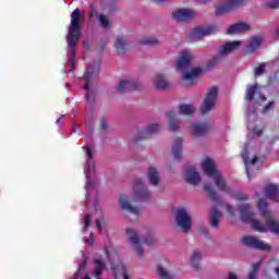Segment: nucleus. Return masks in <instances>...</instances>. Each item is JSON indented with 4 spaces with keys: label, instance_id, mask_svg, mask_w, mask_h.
<instances>
[{
    "label": "nucleus",
    "instance_id": "1",
    "mask_svg": "<svg viewBox=\"0 0 279 279\" xmlns=\"http://www.w3.org/2000/svg\"><path fill=\"white\" fill-rule=\"evenodd\" d=\"M84 149L86 150L87 156V163L84 170L87 178L86 206L87 208H94V210L92 214L85 216L83 230H88V227L90 226V217H95L98 232H101V221L99 219L104 217V213H101V207H99L97 201V181H95V160L93 159L95 149L93 146H85Z\"/></svg>",
    "mask_w": 279,
    "mask_h": 279
},
{
    "label": "nucleus",
    "instance_id": "2",
    "mask_svg": "<svg viewBox=\"0 0 279 279\" xmlns=\"http://www.w3.org/2000/svg\"><path fill=\"white\" fill-rule=\"evenodd\" d=\"M258 209L259 213H262L263 217H265L266 219L265 225L260 223V221L258 220H254V213H252V208L250 207V205L239 206L242 221H244L245 223H251L253 230H256V232H266V230H269V232H272V234L279 235V221L276 220L274 214L269 211V208L267 207V202L260 199L258 203Z\"/></svg>",
    "mask_w": 279,
    "mask_h": 279
},
{
    "label": "nucleus",
    "instance_id": "3",
    "mask_svg": "<svg viewBox=\"0 0 279 279\" xmlns=\"http://www.w3.org/2000/svg\"><path fill=\"white\" fill-rule=\"evenodd\" d=\"M193 60H195V54L191 50H182L179 53V58L174 64V69L179 71V73H183L182 80L185 86H193L195 81L202 73H204L203 68H193Z\"/></svg>",
    "mask_w": 279,
    "mask_h": 279
},
{
    "label": "nucleus",
    "instance_id": "4",
    "mask_svg": "<svg viewBox=\"0 0 279 279\" xmlns=\"http://www.w3.org/2000/svg\"><path fill=\"white\" fill-rule=\"evenodd\" d=\"M151 198V192L145 186L143 180L138 179L133 185V195L129 198L125 195H121L119 199L120 208L128 210L131 215L138 217L141 215V207L134 206V202H147Z\"/></svg>",
    "mask_w": 279,
    "mask_h": 279
},
{
    "label": "nucleus",
    "instance_id": "5",
    "mask_svg": "<svg viewBox=\"0 0 279 279\" xmlns=\"http://www.w3.org/2000/svg\"><path fill=\"white\" fill-rule=\"evenodd\" d=\"M84 23V15L80 13V9H75L71 14V22L68 29V51H69V62L72 69H75V49L80 38H82V24Z\"/></svg>",
    "mask_w": 279,
    "mask_h": 279
},
{
    "label": "nucleus",
    "instance_id": "6",
    "mask_svg": "<svg viewBox=\"0 0 279 279\" xmlns=\"http://www.w3.org/2000/svg\"><path fill=\"white\" fill-rule=\"evenodd\" d=\"M201 167L208 175V178H213L218 191H222L223 193H230V187L228 184H226V179H223V175H221V172L217 169V165H215V161L210 158H205L201 162Z\"/></svg>",
    "mask_w": 279,
    "mask_h": 279
},
{
    "label": "nucleus",
    "instance_id": "7",
    "mask_svg": "<svg viewBox=\"0 0 279 279\" xmlns=\"http://www.w3.org/2000/svg\"><path fill=\"white\" fill-rule=\"evenodd\" d=\"M99 74V61L95 62L94 65L87 64L85 76L83 77L84 82V90H86V99L87 101H94L95 95L93 94V89H90V82L97 78Z\"/></svg>",
    "mask_w": 279,
    "mask_h": 279
},
{
    "label": "nucleus",
    "instance_id": "8",
    "mask_svg": "<svg viewBox=\"0 0 279 279\" xmlns=\"http://www.w3.org/2000/svg\"><path fill=\"white\" fill-rule=\"evenodd\" d=\"M217 95H219V88L213 86L207 90L206 97L201 106V112L206 114L213 110L215 104H217Z\"/></svg>",
    "mask_w": 279,
    "mask_h": 279
},
{
    "label": "nucleus",
    "instance_id": "9",
    "mask_svg": "<svg viewBox=\"0 0 279 279\" xmlns=\"http://www.w3.org/2000/svg\"><path fill=\"white\" fill-rule=\"evenodd\" d=\"M177 226L181 228L183 232H189L191 230V216L185 208H179L175 214Z\"/></svg>",
    "mask_w": 279,
    "mask_h": 279
},
{
    "label": "nucleus",
    "instance_id": "10",
    "mask_svg": "<svg viewBox=\"0 0 279 279\" xmlns=\"http://www.w3.org/2000/svg\"><path fill=\"white\" fill-rule=\"evenodd\" d=\"M215 32H217V26L215 25L195 27L190 32L189 38L190 40L197 41L202 40V38H205V36H210V34H215Z\"/></svg>",
    "mask_w": 279,
    "mask_h": 279
},
{
    "label": "nucleus",
    "instance_id": "11",
    "mask_svg": "<svg viewBox=\"0 0 279 279\" xmlns=\"http://www.w3.org/2000/svg\"><path fill=\"white\" fill-rule=\"evenodd\" d=\"M195 16H197V13L192 9L179 8L172 11V19L178 23L191 21V19H195Z\"/></svg>",
    "mask_w": 279,
    "mask_h": 279
},
{
    "label": "nucleus",
    "instance_id": "12",
    "mask_svg": "<svg viewBox=\"0 0 279 279\" xmlns=\"http://www.w3.org/2000/svg\"><path fill=\"white\" fill-rule=\"evenodd\" d=\"M242 157H243V161L246 168V174H247V179L252 180V173H254V171H258V158L257 157H253L250 160V151L247 150V148H245L242 153Z\"/></svg>",
    "mask_w": 279,
    "mask_h": 279
},
{
    "label": "nucleus",
    "instance_id": "13",
    "mask_svg": "<svg viewBox=\"0 0 279 279\" xmlns=\"http://www.w3.org/2000/svg\"><path fill=\"white\" fill-rule=\"evenodd\" d=\"M242 242L247 247H253V250H262L264 252H269V250H271V246L269 244H267L252 235L244 236L242 239Z\"/></svg>",
    "mask_w": 279,
    "mask_h": 279
},
{
    "label": "nucleus",
    "instance_id": "14",
    "mask_svg": "<svg viewBox=\"0 0 279 279\" xmlns=\"http://www.w3.org/2000/svg\"><path fill=\"white\" fill-rule=\"evenodd\" d=\"M183 178L189 184H192L193 186H197V184L202 182L199 172H197L195 167L186 168L183 172Z\"/></svg>",
    "mask_w": 279,
    "mask_h": 279
},
{
    "label": "nucleus",
    "instance_id": "15",
    "mask_svg": "<svg viewBox=\"0 0 279 279\" xmlns=\"http://www.w3.org/2000/svg\"><path fill=\"white\" fill-rule=\"evenodd\" d=\"M243 1L245 0H225L223 4L216 7V14H226V12L234 10V8H239Z\"/></svg>",
    "mask_w": 279,
    "mask_h": 279
},
{
    "label": "nucleus",
    "instance_id": "16",
    "mask_svg": "<svg viewBox=\"0 0 279 279\" xmlns=\"http://www.w3.org/2000/svg\"><path fill=\"white\" fill-rule=\"evenodd\" d=\"M246 117H247V130H250L253 134V136H260V134H263V129L258 128V126H254L252 124V122L250 121H256L257 116H256V111L253 110L250 112V110L246 111Z\"/></svg>",
    "mask_w": 279,
    "mask_h": 279
},
{
    "label": "nucleus",
    "instance_id": "17",
    "mask_svg": "<svg viewBox=\"0 0 279 279\" xmlns=\"http://www.w3.org/2000/svg\"><path fill=\"white\" fill-rule=\"evenodd\" d=\"M126 234L131 243L134 245L137 256H143V247H141V242L138 241V235L136 234V231L132 229H126Z\"/></svg>",
    "mask_w": 279,
    "mask_h": 279
},
{
    "label": "nucleus",
    "instance_id": "18",
    "mask_svg": "<svg viewBox=\"0 0 279 279\" xmlns=\"http://www.w3.org/2000/svg\"><path fill=\"white\" fill-rule=\"evenodd\" d=\"M278 69V60L275 62L260 63L259 66L255 68V77L263 75L265 71H277Z\"/></svg>",
    "mask_w": 279,
    "mask_h": 279
},
{
    "label": "nucleus",
    "instance_id": "19",
    "mask_svg": "<svg viewBox=\"0 0 279 279\" xmlns=\"http://www.w3.org/2000/svg\"><path fill=\"white\" fill-rule=\"evenodd\" d=\"M250 24L247 23H236L227 28V34L229 35H236V34H243V32H248Z\"/></svg>",
    "mask_w": 279,
    "mask_h": 279
},
{
    "label": "nucleus",
    "instance_id": "20",
    "mask_svg": "<svg viewBox=\"0 0 279 279\" xmlns=\"http://www.w3.org/2000/svg\"><path fill=\"white\" fill-rule=\"evenodd\" d=\"M153 84L158 90H165L169 88V81H167V77H165V75L160 73L155 75V77L153 78Z\"/></svg>",
    "mask_w": 279,
    "mask_h": 279
},
{
    "label": "nucleus",
    "instance_id": "21",
    "mask_svg": "<svg viewBox=\"0 0 279 279\" xmlns=\"http://www.w3.org/2000/svg\"><path fill=\"white\" fill-rule=\"evenodd\" d=\"M265 196L268 199H274L275 202H279V189L278 185L274 183H269L265 187Z\"/></svg>",
    "mask_w": 279,
    "mask_h": 279
},
{
    "label": "nucleus",
    "instance_id": "22",
    "mask_svg": "<svg viewBox=\"0 0 279 279\" xmlns=\"http://www.w3.org/2000/svg\"><path fill=\"white\" fill-rule=\"evenodd\" d=\"M243 45L242 41H229L225 44L220 49V56H228V53H232V51H236Z\"/></svg>",
    "mask_w": 279,
    "mask_h": 279
},
{
    "label": "nucleus",
    "instance_id": "23",
    "mask_svg": "<svg viewBox=\"0 0 279 279\" xmlns=\"http://www.w3.org/2000/svg\"><path fill=\"white\" fill-rule=\"evenodd\" d=\"M166 121H167V123L169 125V130L171 132H178V123H179V121H178V116L175 114V112L168 111L166 113Z\"/></svg>",
    "mask_w": 279,
    "mask_h": 279
},
{
    "label": "nucleus",
    "instance_id": "24",
    "mask_svg": "<svg viewBox=\"0 0 279 279\" xmlns=\"http://www.w3.org/2000/svg\"><path fill=\"white\" fill-rule=\"evenodd\" d=\"M260 45H263L262 37H252L246 46L247 53H254L257 49H260Z\"/></svg>",
    "mask_w": 279,
    "mask_h": 279
},
{
    "label": "nucleus",
    "instance_id": "25",
    "mask_svg": "<svg viewBox=\"0 0 279 279\" xmlns=\"http://www.w3.org/2000/svg\"><path fill=\"white\" fill-rule=\"evenodd\" d=\"M219 221H221V213L214 207L209 213V223L211 228H219Z\"/></svg>",
    "mask_w": 279,
    "mask_h": 279
},
{
    "label": "nucleus",
    "instance_id": "26",
    "mask_svg": "<svg viewBox=\"0 0 279 279\" xmlns=\"http://www.w3.org/2000/svg\"><path fill=\"white\" fill-rule=\"evenodd\" d=\"M208 131L206 123H194L190 130L192 136H204V133Z\"/></svg>",
    "mask_w": 279,
    "mask_h": 279
},
{
    "label": "nucleus",
    "instance_id": "27",
    "mask_svg": "<svg viewBox=\"0 0 279 279\" xmlns=\"http://www.w3.org/2000/svg\"><path fill=\"white\" fill-rule=\"evenodd\" d=\"M190 263H191V266L193 267V269H195L197 271L199 269L201 263H202V252L194 251L191 255Z\"/></svg>",
    "mask_w": 279,
    "mask_h": 279
},
{
    "label": "nucleus",
    "instance_id": "28",
    "mask_svg": "<svg viewBox=\"0 0 279 279\" xmlns=\"http://www.w3.org/2000/svg\"><path fill=\"white\" fill-rule=\"evenodd\" d=\"M147 178L153 186H158V183L160 182V174L156 168L148 169Z\"/></svg>",
    "mask_w": 279,
    "mask_h": 279
},
{
    "label": "nucleus",
    "instance_id": "29",
    "mask_svg": "<svg viewBox=\"0 0 279 279\" xmlns=\"http://www.w3.org/2000/svg\"><path fill=\"white\" fill-rule=\"evenodd\" d=\"M134 88L135 85L132 81H121L117 86L118 93H125V90H134Z\"/></svg>",
    "mask_w": 279,
    "mask_h": 279
},
{
    "label": "nucleus",
    "instance_id": "30",
    "mask_svg": "<svg viewBox=\"0 0 279 279\" xmlns=\"http://www.w3.org/2000/svg\"><path fill=\"white\" fill-rule=\"evenodd\" d=\"M94 276L95 278H99V276H101V274L104 272V269H106V264L101 259L96 258L94 260Z\"/></svg>",
    "mask_w": 279,
    "mask_h": 279
},
{
    "label": "nucleus",
    "instance_id": "31",
    "mask_svg": "<svg viewBox=\"0 0 279 279\" xmlns=\"http://www.w3.org/2000/svg\"><path fill=\"white\" fill-rule=\"evenodd\" d=\"M172 154L177 160L182 156V138H177L172 147Z\"/></svg>",
    "mask_w": 279,
    "mask_h": 279
},
{
    "label": "nucleus",
    "instance_id": "32",
    "mask_svg": "<svg viewBox=\"0 0 279 279\" xmlns=\"http://www.w3.org/2000/svg\"><path fill=\"white\" fill-rule=\"evenodd\" d=\"M195 112V107L193 105H180L179 106V114H185L186 117L193 114Z\"/></svg>",
    "mask_w": 279,
    "mask_h": 279
},
{
    "label": "nucleus",
    "instance_id": "33",
    "mask_svg": "<svg viewBox=\"0 0 279 279\" xmlns=\"http://www.w3.org/2000/svg\"><path fill=\"white\" fill-rule=\"evenodd\" d=\"M258 90H260V86L258 85L248 86L246 89V100L252 101V99H254V94L258 93Z\"/></svg>",
    "mask_w": 279,
    "mask_h": 279
},
{
    "label": "nucleus",
    "instance_id": "34",
    "mask_svg": "<svg viewBox=\"0 0 279 279\" xmlns=\"http://www.w3.org/2000/svg\"><path fill=\"white\" fill-rule=\"evenodd\" d=\"M114 47L117 50L123 51V49L128 47V40H125L123 37H118L114 41Z\"/></svg>",
    "mask_w": 279,
    "mask_h": 279
},
{
    "label": "nucleus",
    "instance_id": "35",
    "mask_svg": "<svg viewBox=\"0 0 279 279\" xmlns=\"http://www.w3.org/2000/svg\"><path fill=\"white\" fill-rule=\"evenodd\" d=\"M113 276L117 277L118 274H122L124 279H130V276H128V272H125V267L123 265H120L118 267L112 266Z\"/></svg>",
    "mask_w": 279,
    "mask_h": 279
},
{
    "label": "nucleus",
    "instance_id": "36",
    "mask_svg": "<svg viewBox=\"0 0 279 279\" xmlns=\"http://www.w3.org/2000/svg\"><path fill=\"white\" fill-rule=\"evenodd\" d=\"M205 191L206 193H208L210 199H213V202H218L219 201V196H217V193L215 192V190H213V186L209 184H205Z\"/></svg>",
    "mask_w": 279,
    "mask_h": 279
},
{
    "label": "nucleus",
    "instance_id": "37",
    "mask_svg": "<svg viewBox=\"0 0 279 279\" xmlns=\"http://www.w3.org/2000/svg\"><path fill=\"white\" fill-rule=\"evenodd\" d=\"M157 271H158V276L160 279H173V276H171V274H169V271H167V269H165L160 266L158 267Z\"/></svg>",
    "mask_w": 279,
    "mask_h": 279
},
{
    "label": "nucleus",
    "instance_id": "38",
    "mask_svg": "<svg viewBox=\"0 0 279 279\" xmlns=\"http://www.w3.org/2000/svg\"><path fill=\"white\" fill-rule=\"evenodd\" d=\"M99 23L100 25L105 28L108 29V27H110V21L108 20V17L104 14L99 15Z\"/></svg>",
    "mask_w": 279,
    "mask_h": 279
},
{
    "label": "nucleus",
    "instance_id": "39",
    "mask_svg": "<svg viewBox=\"0 0 279 279\" xmlns=\"http://www.w3.org/2000/svg\"><path fill=\"white\" fill-rule=\"evenodd\" d=\"M142 45H158V38L156 37H144Z\"/></svg>",
    "mask_w": 279,
    "mask_h": 279
},
{
    "label": "nucleus",
    "instance_id": "40",
    "mask_svg": "<svg viewBox=\"0 0 279 279\" xmlns=\"http://www.w3.org/2000/svg\"><path fill=\"white\" fill-rule=\"evenodd\" d=\"M158 130H160V124L153 123V124L148 125V128L146 130V134H155V132H158Z\"/></svg>",
    "mask_w": 279,
    "mask_h": 279
},
{
    "label": "nucleus",
    "instance_id": "41",
    "mask_svg": "<svg viewBox=\"0 0 279 279\" xmlns=\"http://www.w3.org/2000/svg\"><path fill=\"white\" fill-rule=\"evenodd\" d=\"M106 254L109 260H114V258H118L117 251H114V248L112 247L106 248Z\"/></svg>",
    "mask_w": 279,
    "mask_h": 279
},
{
    "label": "nucleus",
    "instance_id": "42",
    "mask_svg": "<svg viewBox=\"0 0 279 279\" xmlns=\"http://www.w3.org/2000/svg\"><path fill=\"white\" fill-rule=\"evenodd\" d=\"M258 267H260V262L253 265V269L248 275V279H256V271H258Z\"/></svg>",
    "mask_w": 279,
    "mask_h": 279
},
{
    "label": "nucleus",
    "instance_id": "43",
    "mask_svg": "<svg viewBox=\"0 0 279 279\" xmlns=\"http://www.w3.org/2000/svg\"><path fill=\"white\" fill-rule=\"evenodd\" d=\"M84 269H86V262H83V263L80 264L78 270L74 274L72 279H77L78 276H80V271H84Z\"/></svg>",
    "mask_w": 279,
    "mask_h": 279
},
{
    "label": "nucleus",
    "instance_id": "44",
    "mask_svg": "<svg viewBox=\"0 0 279 279\" xmlns=\"http://www.w3.org/2000/svg\"><path fill=\"white\" fill-rule=\"evenodd\" d=\"M235 199H238V202H245V199H247V195L244 193H239L235 195Z\"/></svg>",
    "mask_w": 279,
    "mask_h": 279
},
{
    "label": "nucleus",
    "instance_id": "45",
    "mask_svg": "<svg viewBox=\"0 0 279 279\" xmlns=\"http://www.w3.org/2000/svg\"><path fill=\"white\" fill-rule=\"evenodd\" d=\"M268 8H272L274 10H276V8H279V0H272L268 2Z\"/></svg>",
    "mask_w": 279,
    "mask_h": 279
},
{
    "label": "nucleus",
    "instance_id": "46",
    "mask_svg": "<svg viewBox=\"0 0 279 279\" xmlns=\"http://www.w3.org/2000/svg\"><path fill=\"white\" fill-rule=\"evenodd\" d=\"M271 108H274V101L269 102V104L263 109V113L265 114L266 112H269V110H271Z\"/></svg>",
    "mask_w": 279,
    "mask_h": 279
},
{
    "label": "nucleus",
    "instance_id": "47",
    "mask_svg": "<svg viewBox=\"0 0 279 279\" xmlns=\"http://www.w3.org/2000/svg\"><path fill=\"white\" fill-rule=\"evenodd\" d=\"M84 241H85L86 245L92 246L94 243L93 233L89 234V239L85 238Z\"/></svg>",
    "mask_w": 279,
    "mask_h": 279
},
{
    "label": "nucleus",
    "instance_id": "48",
    "mask_svg": "<svg viewBox=\"0 0 279 279\" xmlns=\"http://www.w3.org/2000/svg\"><path fill=\"white\" fill-rule=\"evenodd\" d=\"M226 208H227L228 215H230L231 217H234V209H232V206L226 205Z\"/></svg>",
    "mask_w": 279,
    "mask_h": 279
},
{
    "label": "nucleus",
    "instance_id": "49",
    "mask_svg": "<svg viewBox=\"0 0 279 279\" xmlns=\"http://www.w3.org/2000/svg\"><path fill=\"white\" fill-rule=\"evenodd\" d=\"M265 101H267V97L259 95L257 98V104L260 106V104H265Z\"/></svg>",
    "mask_w": 279,
    "mask_h": 279
},
{
    "label": "nucleus",
    "instance_id": "50",
    "mask_svg": "<svg viewBox=\"0 0 279 279\" xmlns=\"http://www.w3.org/2000/svg\"><path fill=\"white\" fill-rule=\"evenodd\" d=\"M145 245H151L154 243V238L149 236L148 239L144 240L143 242Z\"/></svg>",
    "mask_w": 279,
    "mask_h": 279
},
{
    "label": "nucleus",
    "instance_id": "51",
    "mask_svg": "<svg viewBox=\"0 0 279 279\" xmlns=\"http://www.w3.org/2000/svg\"><path fill=\"white\" fill-rule=\"evenodd\" d=\"M94 16H97V11H95V9H90V12H89V17L93 19Z\"/></svg>",
    "mask_w": 279,
    "mask_h": 279
},
{
    "label": "nucleus",
    "instance_id": "52",
    "mask_svg": "<svg viewBox=\"0 0 279 279\" xmlns=\"http://www.w3.org/2000/svg\"><path fill=\"white\" fill-rule=\"evenodd\" d=\"M228 279H239V277L234 272H229Z\"/></svg>",
    "mask_w": 279,
    "mask_h": 279
},
{
    "label": "nucleus",
    "instance_id": "53",
    "mask_svg": "<svg viewBox=\"0 0 279 279\" xmlns=\"http://www.w3.org/2000/svg\"><path fill=\"white\" fill-rule=\"evenodd\" d=\"M100 125H101L102 130H106V128H108V122H106L105 120H102V121L100 122Z\"/></svg>",
    "mask_w": 279,
    "mask_h": 279
},
{
    "label": "nucleus",
    "instance_id": "54",
    "mask_svg": "<svg viewBox=\"0 0 279 279\" xmlns=\"http://www.w3.org/2000/svg\"><path fill=\"white\" fill-rule=\"evenodd\" d=\"M165 1H169V0H154L155 3H165Z\"/></svg>",
    "mask_w": 279,
    "mask_h": 279
},
{
    "label": "nucleus",
    "instance_id": "55",
    "mask_svg": "<svg viewBox=\"0 0 279 279\" xmlns=\"http://www.w3.org/2000/svg\"><path fill=\"white\" fill-rule=\"evenodd\" d=\"M83 279H90V276L86 275Z\"/></svg>",
    "mask_w": 279,
    "mask_h": 279
},
{
    "label": "nucleus",
    "instance_id": "56",
    "mask_svg": "<svg viewBox=\"0 0 279 279\" xmlns=\"http://www.w3.org/2000/svg\"><path fill=\"white\" fill-rule=\"evenodd\" d=\"M62 118H59L58 120H57V123H60V120H61Z\"/></svg>",
    "mask_w": 279,
    "mask_h": 279
},
{
    "label": "nucleus",
    "instance_id": "57",
    "mask_svg": "<svg viewBox=\"0 0 279 279\" xmlns=\"http://www.w3.org/2000/svg\"><path fill=\"white\" fill-rule=\"evenodd\" d=\"M213 61H214V62H217V58H214Z\"/></svg>",
    "mask_w": 279,
    "mask_h": 279
}]
</instances>
